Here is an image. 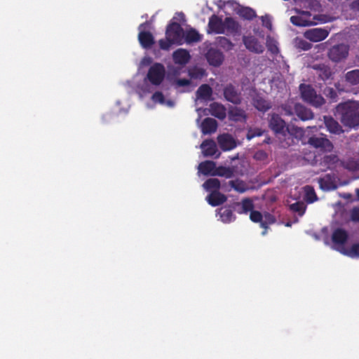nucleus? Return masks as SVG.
I'll return each instance as SVG.
<instances>
[{"label": "nucleus", "instance_id": "43", "mask_svg": "<svg viewBox=\"0 0 359 359\" xmlns=\"http://www.w3.org/2000/svg\"><path fill=\"white\" fill-rule=\"evenodd\" d=\"M189 76L193 79H201L206 75V72L201 67H194L189 69Z\"/></svg>", "mask_w": 359, "mask_h": 359}, {"label": "nucleus", "instance_id": "22", "mask_svg": "<svg viewBox=\"0 0 359 359\" xmlns=\"http://www.w3.org/2000/svg\"><path fill=\"white\" fill-rule=\"evenodd\" d=\"M209 111L212 116L224 120L226 116V109L225 107L219 102H212L209 106Z\"/></svg>", "mask_w": 359, "mask_h": 359}, {"label": "nucleus", "instance_id": "17", "mask_svg": "<svg viewBox=\"0 0 359 359\" xmlns=\"http://www.w3.org/2000/svg\"><path fill=\"white\" fill-rule=\"evenodd\" d=\"M219 147L223 151H229L236 147L235 140L229 134H222L217 137Z\"/></svg>", "mask_w": 359, "mask_h": 359}, {"label": "nucleus", "instance_id": "51", "mask_svg": "<svg viewBox=\"0 0 359 359\" xmlns=\"http://www.w3.org/2000/svg\"><path fill=\"white\" fill-rule=\"evenodd\" d=\"M159 46L162 50H169L172 44H175L173 41H170V39H160L158 41Z\"/></svg>", "mask_w": 359, "mask_h": 359}, {"label": "nucleus", "instance_id": "21", "mask_svg": "<svg viewBox=\"0 0 359 359\" xmlns=\"http://www.w3.org/2000/svg\"><path fill=\"white\" fill-rule=\"evenodd\" d=\"M172 58L175 64L184 65L189 62L191 56L188 50L180 48L174 51Z\"/></svg>", "mask_w": 359, "mask_h": 359}, {"label": "nucleus", "instance_id": "55", "mask_svg": "<svg viewBox=\"0 0 359 359\" xmlns=\"http://www.w3.org/2000/svg\"><path fill=\"white\" fill-rule=\"evenodd\" d=\"M267 47L269 51H270L273 54H277L279 51L278 46L275 43H267Z\"/></svg>", "mask_w": 359, "mask_h": 359}, {"label": "nucleus", "instance_id": "10", "mask_svg": "<svg viewBox=\"0 0 359 359\" xmlns=\"http://www.w3.org/2000/svg\"><path fill=\"white\" fill-rule=\"evenodd\" d=\"M208 33L221 34H224V20L217 15H212L209 18Z\"/></svg>", "mask_w": 359, "mask_h": 359}, {"label": "nucleus", "instance_id": "48", "mask_svg": "<svg viewBox=\"0 0 359 359\" xmlns=\"http://www.w3.org/2000/svg\"><path fill=\"white\" fill-rule=\"evenodd\" d=\"M250 219L252 222L255 223H260L261 224L263 215L259 211L253 210L250 214Z\"/></svg>", "mask_w": 359, "mask_h": 359}, {"label": "nucleus", "instance_id": "25", "mask_svg": "<svg viewBox=\"0 0 359 359\" xmlns=\"http://www.w3.org/2000/svg\"><path fill=\"white\" fill-rule=\"evenodd\" d=\"M217 122L212 118H205L201 123V130L205 135L214 133L217 129Z\"/></svg>", "mask_w": 359, "mask_h": 359}, {"label": "nucleus", "instance_id": "42", "mask_svg": "<svg viewBox=\"0 0 359 359\" xmlns=\"http://www.w3.org/2000/svg\"><path fill=\"white\" fill-rule=\"evenodd\" d=\"M203 186L208 191H219L220 182L217 178H210L204 182Z\"/></svg>", "mask_w": 359, "mask_h": 359}, {"label": "nucleus", "instance_id": "54", "mask_svg": "<svg viewBox=\"0 0 359 359\" xmlns=\"http://www.w3.org/2000/svg\"><path fill=\"white\" fill-rule=\"evenodd\" d=\"M262 25L269 29H271L272 23L271 21V18L269 15H264L261 18Z\"/></svg>", "mask_w": 359, "mask_h": 359}, {"label": "nucleus", "instance_id": "23", "mask_svg": "<svg viewBox=\"0 0 359 359\" xmlns=\"http://www.w3.org/2000/svg\"><path fill=\"white\" fill-rule=\"evenodd\" d=\"M138 40L144 48H150L155 43L154 37L150 32L141 31L138 34Z\"/></svg>", "mask_w": 359, "mask_h": 359}, {"label": "nucleus", "instance_id": "6", "mask_svg": "<svg viewBox=\"0 0 359 359\" xmlns=\"http://www.w3.org/2000/svg\"><path fill=\"white\" fill-rule=\"evenodd\" d=\"M165 70L161 63H155L151 66L147 75V79L154 86H159L165 78Z\"/></svg>", "mask_w": 359, "mask_h": 359}, {"label": "nucleus", "instance_id": "62", "mask_svg": "<svg viewBox=\"0 0 359 359\" xmlns=\"http://www.w3.org/2000/svg\"><path fill=\"white\" fill-rule=\"evenodd\" d=\"M168 104L170 105V106H172V102L171 101H169L168 102Z\"/></svg>", "mask_w": 359, "mask_h": 359}, {"label": "nucleus", "instance_id": "64", "mask_svg": "<svg viewBox=\"0 0 359 359\" xmlns=\"http://www.w3.org/2000/svg\"><path fill=\"white\" fill-rule=\"evenodd\" d=\"M358 107H359V102H358Z\"/></svg>", "mask_w": 359, "mask_h": 359}, {"label": "nucleus", "instance_id": "3", "mask_svg": "<svg viewBox=\"0 0 359 359\" xmlns=\"http://www.w3.org/2000/svg\"><path fill=\"white\" fill-rule=\"evenodd\" d=\"M299 90L302 100L313 107H319L325 102L323 97L317 94L315 89L311 85L302 83L299 86Z\"/></svg>", "mask_w": 359, "mask_h": 359}, {"label": "nucleus", "instance_id": "59", "mask_svg": "<svg viewBox=\"0 0 359 359\" xmlns=\"http://www.w3.org/2000/svg\"><path fill=\"white\" fill-rule=\"evenodd\" d=\"M283 109L285 111V114L292 115L293 114L292 110L290 107L285 106Z\"/></svg>", "mask_w": 359, "mask_h": 359}, {"label": "nucleus", "instance_id": "11", "mask_svg": "<svg viewBox=\"0 0 359 359\" xmlns=\"http://www.w3.org/2000/svg\"><path fill=\"white\" fill-rule=\"evenodd\" d=\"M330 34V30L325 28H313L306 30L304 36L312 42H319L325 39Z\"/></svg>", "mask_w": 359, "mask_h": 359}, {"label": "nucleus", "instance_id": "27", "mask_svg": "<svg viewBox=\"0 0 359 359\" xmlns=\"http://www.w3.org/2000/svg\"><path fill=\"white\" fill-rule=\"evenodd\" d=\"M196 97L199 100L208 101L212 100V89L208 84H202L197 90Z\"/></svg>", "mask_w": 359, "mask_h": 359}, {"label": "nucleus", "instance_id": "36", "mask_svg": "<svg viewBox=\"0 0 359 359\" xmlns=\"http://www.w3.org/2000/svg\"><path fill=\"white\" fill-rule=\"evenodd\" d=\"M229 184L232 189L241 194L245 193L249 189L247 184L244 181L239 179L231 180L229 181Z\"/></svg>", "mask_w": 359, "mask_h": 359}, {"label": "nucleus", "instance_id": "4", "mask_svg": "<svg viewBox=\"0 0 359 359\" xmlns=\"http://www.w3.org/2000/svg\"><path fill=\"white\" fill-rule=\"evenodd\" d=\"M303 135V130L294 125H288L282 137H279L283 147H289L298 141Z\"/></svg>", "mask_w": 359, "mask_h": 359}, {"label": "nucleus", "instance_id": "32", "mask_svg": "<svg viewBox=\"0 0 359 359\" xmlns=\"http://www.w3.org/2000/svg\"><path fill=\"white\" fill-rule=\"evenodd\" d=\"M339 161V157L336 154H329L325 155L323 158L321 164L325 166L327 169H334Z\"/></svg>", "mask_w": 359, "mask_h": 359}, {"label": "nucleus", "instance_id": "31", "mask_svg": "<svg viewBox=\"0 0 359 359\" xmlns=\"http://www.w3.org/2000/svg\"><path fill=\"white\" fill-rule=\"evenodd\" d=\"M344 80L347 83L351 86L359 84V69L347 72L344 74Z\"/></svg>", "mask_w": 359, "mask_h": 359}, {"label": "nucleus", "instance_id": "13", "mask_svg": "<svg viewBox=\"0 0 359 359\" xmlns=\"http://www.w3.org/2000/svg\"><path fill=\"white\" fill-rule=\"evenodd\" d=\"M233 36L241 34V25L232 17L224 18V34Z\"/></svg>", "mask_w": 359, "mask_h": 359}, {"label": "nucleus", "instance_id": "18", "mask_svg": "<svg viewBox=\"0 0 359 359\" xmlns=\"http://www.w3.org/2000/svg\"><path fill=\"white\" fill-rule=\"evenodd\" d=\"M294 111L295 114L302 121H308L313 118L314 115L312 111L304 105L296 103L294 107Z\"/></svg>", "mask_w": 359, "mask_h": 359}, {"label": "nucleus", "instance_id": "57", "mask_svg": "<svg viewBox=\"0 0 359 359\" xmlns=\"http://www.w3.org/2000/svg\"><path fill=\"white\" fill-rule=\"evenodd\" d=\"M191 81L187 79H180L176 81V84L178 86H187L190 85Z\"/></svg>", "mask_w": 359, "mask_h": 359}, {"label": "nucleus", "instance_id": "30", "mask_svg": "<svg viewBox=\"0 0 359 359\" xmlns=\"http://www.w3.org/2000/svg\"><path fill=\"white\" fill-rule=\"evenodd\" d=\"M216 163L212 161H205L198 165V170L204 175H211L214 172Z\"/></svg>", "mask_w": 359, "mask_h": 359}, {"label": "nucleus", "instance_id": "28", "mask_svg": "<svg viewBox=\"0 0 359 359\" xmlns=\"http://www.w3.org/2000/svg\"><path fill=\"white\" fill-rule=\"evenodd\" d=\"M252 101L254 107L259 111L265 112L271 107L270 102L259 95H256Z\"/></svg>", "mask_w": 359, "mask_h": 359}, {"label": "nucleus", "instance_id": "40", "mask_svg": "<svg viewBox=\"0 0 359 359\" xmlns=\"http://www.w3.org/2000/svg\"><path fill=\"white\" fill-rule=\"evenodd\" d=\"M218 46L226 51L231 50L234 44L226 36H218L216 39Z\"/></svg>", "mask_w": 359, "mask_h": 359}, {"label": "nucleus", "instance_id": "35", "mask_svg": "<svg viewBox=\"0 0 359 359\" xmlns=\"http://www.w3.org/2000/svg\"><path fill=\"white\" fill-rule=\"evenodd\" d=\"M212 175L225 177L226 178H231L233 175V171L231 168L229 167L215 166V170L214 172H212Z\"/></svg>", "mask_w": 359, "mask_h": 359}, {"label": "nucleus", "instance_id": "41", "mask_svg": "<svg viewBox=\"0 0 359 359\" xmlns=\"http://www.w3.org/2000/svg\"><path fill=\"white\" fill-rule=\"evenodd\" d=\"M219 215L222 221L224 223H229L236 219L232 210L228 208H221Z\"/></svg>", "mask_w": 359, "mask_h": 359}, {"label": "nucleus", "instance_id": "24", "mask_svg": "<svg viewBox=\"0 0 359 359\" xmlns=\"http://www.w3.org/2000/svg\"><path fill=\"white\" fill-rule=\"evenodd\" d=\"M228 116L229 120L235 122L245 121L247 118L245 111L238 107H231L229 109Z\"/></svg>", "mask_w": 359, "mask_h": 359}, {"label": "nucleus", "instance_id": "14", "mask_svg": "<svg viewBox=\"0 0 359 359\" xmlns=\"http://www.w3.org/2000/svg\"><path fill=\"white\" fill-rule=\"evenodd\" d=\"M269 127L276 135L282 137L287 126L279 115L273 114L269 120Z\"/></svg>", "mask_w": 359, "mask_h": 359}, {"label": "nucleus", "instance_id": "46", "mask_svg": "<svg viewBox=\"0 0 359 359\" xmlns=\"http://www.w3.org/2000/svg\"><path fill=\"white\" fill-rule=\"evenodd\" d=\"M292 211L297 212L300 216L303 215L306 210V205L303 202L298 201L290 205Z\"/></svg>", "mask_w": 359, "mask_h": 359}, {"label": "nucleus", "instance_id": "63", "mask_svg": "<svg viewBox=\"0 0 359 359\" xmlns=\"http://www.w3.org/2000/svg\"><path fill=\"white\" fill-rule=\"evenodd\" d=\"M330 92H331V93H334V94H336V93L333 91V90H332V88H330Z\"/></svg>", "mask_w": 359, "mask_h": 359}, {"label": "nucleus", "instance_id": "38", "mask_svg": "<svg viewBox=\"0 0 359 359\" xmlns=\"http://www.w3.org/2000/svg\"><path fill=\"white\" fill-rule=\"evenodd\" d=\"M184 39L187 43L198 42L201 40V36L196 29L191 28L186 33L184 32Z\"/></svg>", "mask_w": 359, "mask_h": 359}, {"label": "nucleus", "instance_id": "50", "mask_svg": "<svg viewBox=\"0 0 359 359\" xmlns=\"http://www.w3.org/2000/svg\"><path fill=\"white\" fill-rule=\"evenodd\" d=\"M297 46L302 50H308L311 48L312 45L304 39H299L297 41Z\"/></svg>", "mask_w": 359, "mask_h": 359}, {"label": "nucleus", "instance_id": "52", "mask_svg": "<svg viewBox=\"0 0 359 359\" xmlns=\"http://www.w3.org/2000/svg\"><path fill=\"white\" fill-rule=\"evenodd\" d=\"M151 100L154 102H158L160 104H164L165 103V97L163 94L160 91L155 92L152 96Z\"/></svg>", "mask_w": 359, "mask_h": 359}, {"label": "nucleus", "instance_id": "8", "mask_svg": "<svg viewBox=\"0 0 359 359\" xmlns=\"http://www.w3.org/2000/svg\"><path fill=\"white\" fill-rule=\"evenodd\" d=\"M349 52V47L344 43L333 46L327 52L328 58L334 62H339L345 60Z\"/></svg>", "mask_w": 359, "mask_h": 359}, {"label": "nucleus", "instance_id": "19", "mask_svg": "<svg viewBox=\"0 0 359 359\" xmlns=\"http://www.w3.org/2000/svg\"><path fill=\"white\" fill-rule=\"evenodd\" d=\"M324 123L327 130L331 133L339 135L344 132L339 123L330 116H324Z\"/></svg>", "mask_w": 359, "mask_h": 359}, {"label": "nucleus", "instance_id": "45", "mask_svg": "<svg viewBox=\"0 0 359 359\" xmlns=\"http://www.w3.org/2000/svg\"><path fill=\"white\" fill-rule=\"evenodd\" d=\"M318 183L320 185V187L322 189L325 190H329L334 188L332 182L331 181L330 176L329 175H327L324 177H320L318 179Z\"/></svg>", "mask_w": 359, "mask_h": 359}, {"label": "nucleus", "instance_id": "49", "mask_svg": "<svg viewBox=\"0 0 359 359\" xmlns=\"http://www.w3.org/2000/svg\"><path fill=\"white\" fill-rule=\"evenodd\" d=\"M344 254L351 257L359 258V243L353 244L349 251L344 252Z\"/></svg>", "mask_w": 359, "mask_h": 359}, {"label": "nucleus", "instance_id": "5", "mask_svg": "<svg viewBox=\"0 0 359 359\" xmlns=\"http://www.w3.org/2000/svg\"><path fill=\"white\" fill-rule=\"evenodd\" d=\"M165 36L175 44L181 45L184 41V29L179 23L171 22L166 27Z\"/></svg>", "mask_w": 359, "mask_h": 359}, {"label": "nucleus", "instance_id": "2", "mask_svg": "<svg viewBox=\"0 0 359 359\" xmlns=\"http://www.w3.org/2000/svg\"><path fill=\"white\" fill-rule=\"evenodd\" d=\"M341 122L345 127L357 128L359 127V107L355 104L346 103L342 107Z\"/></svg>", "mask_w": 359, "mask_h": 359}, {"label": "nucleus", "instance_id": "15", "mask_svg": "<svg viewBox=\"0 0 359 359\" xmlns=\"http://www.w3.org/2000/svg\"><path fill=\"white\" fill-rule=\"evenodd\" d=\"M201 148L203 150V154L205 156H215V158H217L220 156V153L218 152L216 143L212 140H204L201 144Z\"/></svg>", "mask_w": 359, "mask_h": 359}, {"label": "nucleus", "instance_id": "9", "mask_svg": "<svg viewBox=\"0 0 359 359\" xmlns=\"http://www.w3.org/2000/svg\"><path fill=\"white\" fill-rule=\"evenodd\" d=\"M225 100L234 104H240L242 102L241 91L233 84H227L223 89Z\"/></svg>", "mask_w": 359, "mask_h": 359}, {"label": "nucleus", "instance_id": "56", "mask_svg": "<svg viewBox=\"0 0 359 359\" xmlns=\"http://www.w3.org/2000/svg\"><path fill=\"white\" fill-rule=\"evenodd\" d=\"M267 158V154L264 151H258L255 154V158L257 160H264Z\"/></svg>", "mask_w": 359, "mask_h": 359}, {"label": "nucleus", "instance_id": "33", "mask_svg": "<svg viewBox=\"0 0 359 359\" xmlns=\"http://www.w3.org/2000/svg\"><path fill=\"white\" fill-rule=\"evenodd\" d=\"M342 166L349 171L359 170V158H350L341 162Z\"/></svg>", "mask_w": 359, "mask_h": 359}, {"label": "nucleus", "instance_id": "20", "mask_svg": "<svg viewBox=\"0 0 359 359\" xmlns=\"http://www.w3.org/2000/svg\"><path fill=\"white\" fill-rule=\"evenodd\" d=\"M206 200L210 205L216 207L226 202L227 197L219 191H212L206 197Z\"/></svg>", "mask_w": 359, "mask_h": 359}, {"label": "nucleus", "instance_id": "53", "mask_svg": "<svg viewBox=\"0 0 359 359\" xmlns=\"http://www.w3.org/2000/svg\"><path fill=\"white\" fill-rule=\"evenodd\" d=\"M351 219L355 222H359V207H354L351 210Z\"/></svg>", "mask_w": 359, "mask_h": 359}, {"label": "nucleus", "instance_id": "16", "mask_svg": "<svg viewBox=\"0 0 359 359\" xmlns=\"http://www.w3.org/2000/svg\"><path fill=\"white\" fill-rule=\"evenodd\" d=\"M243 43L246 48L251 52L256 53H263L264 46L259 42L257 39L254 36H244L243 38Z\"/></svg>", "mask_w": 359, "mask_h": 359}, {"label": "nucleus", "instance_id": "47", "mask_svg": "<svg viewBox=\"0 0 359 359\" xmlns=\"http://www.w3.org/2000/svg\"><path fill=\"white\" fill-rule=\"evenodd\" d=\"M300 7L313 8L318 3L316 0H294Z\"/></svg>", "mask_w": 359, "mask_h": 359}, {"label": "nucleus", "instance_id": "58", "mask_svg": "<svg viewBox=\"0 0 359 359\" xmlns=\"http://www.w3.org/2000/svg\"><path fill=\"white\" fill-rule=\"evenodd\" d=\"M351 8L353 11H359V0H354L351 4Z\"/></svg>", "mask_w": 359, "mask_h": 359}, {"label": "nucleus", "instance_id": "29", "mask_svg": "<svg viewBox=\"0 0 359 359\" xmlns=\"http://www.w3.org/2000/svg\"><path fill=\"white\" fill-rule=\"evenodd\" d=\"M263 215V219L261 224V227L264 229L262 232V236H265L267 233L269 226L276 223V219L272 214L265 212Z\"/></svg>", "mask_w": 359, "mask_h": 359}, {"label": "nucleus", "instance_id": "34", "mask_svg": "<svg viewBox=\"0 0 359 359\" xmlns=\"http://www.w3.org/2000/svg\"><path fill=\"white\" fill-rule=\"evenodd\" d=\"M314 69L319 71L318 76L323 81L329 79L332 75L330 67L325 65H318L314 67Z\"/></svg>", "mask_w": 359, "mask_h": 359}, {"label": "nucleus", "instance_id": "7", "mask_svg": "<svg viewBox=\"0 0 359 359\" xmlns=\"http://www.w3.org/2000/svg\"><path fill=\"white\" fill-rule=\"evenodd\" d=\"M308 144L321 152H330L333 149V144L325 135H313L309 138Z\"/></svg>", "mask_w": 359, "mask_h": 359}, {"label": "nucleus", "instance_id": "1", "mask_svg": "<svg viewBox=\"0 0 359 359\" xmlns=\"http://www.w3.org/2000/svg\"><path fill=\"white\" fill-rule=\"evenodd\" d=\"M296 12L297 15L290 18V22L295 26L308 27L326 22L325 16L323 15H312L309 11L299 9H296Z\"/></svg>", "mask_w": 359, "mask_h": 359}, {"label": "nucleus", "instance_id": "12", "mask_svg": "<svg viewBox=\"0 0 359 359\" xmlns=\"http://www.w3.org/2000/svg\"><path fill=\"white\" fill-rule=\"evenodd\" d=\"M205 56L209 65L215 67H219L224 59L222 52L214 48H209Z\"/></svg>", "mask_w": 359, "mask_h": 359}, {"label": "nucleus", "instance_id": "60", "mask_svg": "<svg viewBox=\"0 0 359 359\" xmlns=\"http://www.w3.org/2000/svg\"><path fill=\"white\" fill-rule=\"evenodd\" d=\"M147 23V22H144V23H142V24L140 25L139 28H140V29H141V28H142V27H144Z\"/></svg>", "mask_w": 359, "mask_h": 359}, {"label": "nucleus", "instance_id": "44", "mask_svg": "<svg viewBox=\"0 0 359 359\" xmlns=\"http://www.w3.org/2000/svg\"><path fill=\"white\" fill-rule=\"evenodd\" d=\"M241 210L238 211L240 214H246L248 212L253 210L254 204L252 201L249 198H245L241 201Z\"/></svg>", "mask_w": 359, "mask_h": 359}, {"label": "nucleus", "instance_id": "61", "mask_svg": "<svg viewBox=\"0 0 359 359\" xmlns=\"http://www.w3.org/2000/svg\"><path fill=\"white\" fill-rule=\"evenodd\" d=\"M356 194H357V196H358V198L359 199V189H356Z\"/></svg>", "mask_w": 359, "mask_h": 359}, {"label": "nucleus", "instance_id": "37", "mask_svg": "<svg viewBox=\"0 0 359 359\" xmlns=\"http://www.w3.org/2000/svg\"><path fill=\"white\" fill-rule=\"evenodd\" d=\"M304 199L307 203H312L318 200L317 195L313 187L306 185L304 187Z\"/></svg>", "mask_w": 359, "mask_h": 359}, {"label": "nucleus", "instance_id": "39", "mask_svg": "<svg viewBox=\"0 0 359 359\" xmlns=\"http://www.w3.org/2000/svg\"><path fill=\"white\" fill-rule=\"evenodd\" d=\"M238 14L240 17L247 20H252L257 16L255 11L250 7L241 8L238 11Z\"/></svg>", "mask_w": 359, "mask_h": 359}, {"label": "nucleus", "instance_id": "26", "mask_svg": "<svg viewBox=\"0 0 359 359\" xmlns=\"http://www.w3.org/2000/svg\"><path fill=\"white\" fill-rule=\"evenodd\" d=\"M348 238V233L343 229L337 228L335 229L332 235V241L334 243L337 245H344Z\"/></svg>", "mask_w": 359, "mask_h": 359}]
</instances>
